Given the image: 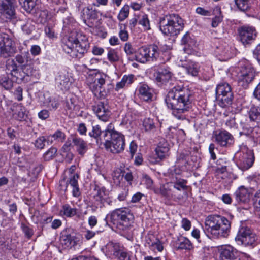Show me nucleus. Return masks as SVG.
I'll list each match as a JSON object with an SVG mask.
<instances>
[{
	"instance_id": "1",
	"label": "nucleus",
	"mask_w": 260,
	"mask_h": 260,
	"mask_svg": "<svg viewBox=\"0 0 260 260\" xmlns=\"http://www.w3.org/2000/svg\"><path fill=\"white\" fill-rule=\"evenodd\" d=\"M192 93L182 86L175 85L169 90L165 98L167 107L173 110L172 114L178 119H184L183 114L192 107Z\"/></svg>"
},
{
	"instance_id": "2",
	"label": "nucleus",
	"mask_w": 260,
	"mask_h": 260,
	"mask_svg": "<svg viewBox=\"0 0 260 260\" xmlns=\"http://www.w3.org/2000/svg\"><path fill=\"white\" fill-rule=\"evenodd\" d=\"M204 230L213 238H226L230 232L231 222L224 216L210 215L205 220Z\"/></svg>"
},
{
	"instance_id": "3",
	"label": "nucleus",
	"mask_w": 260,
	"mask_h": 260,
	"mask_svg": "<svg viewBox=\"0 0 260 260\" xmlns=\"http://www.w3.org/2000/svg\"><path fill=\"white\" fill-rule=\"evenodd\" d=\"M135 57L143 63L156 61L162 62L170 59L167 47L158 46L154 44L140 47Z\"/></svg>"
},
{
	"instance_id": "4",
	"label": "nucleus",
	"mask_w": 260,
	"mask_h": 260,
	"mask_svg": "<svg viewBox=\"0 0 260 260\" xmlns=\"http://www.w3.org/2000/svg\"><path fill=\"white\" fill-rule=\"evenodd\" d=\"M63 51L72 58H81L87 52L89 43L87 37L77 35V38L69 37L62 45Z\"/></svg>"
},
{
	"instance_id": "5",
	"label": "nucleus",
	"mask_w": 260,
	"mask_h": 260,
	"mask_svg": "<svg viewBox=\"0 0 260 260\" xmlns=\"http://www.w3.org/2000/svg\"><path fill=\"white\" fill-rule=\"evenodd\" d=\"M184 26L183 20L178 14H168L159 18V29L166 36H177L183 30Z\"/></svg>"
},
{
	"instance_id": "6",
	"label": "nucleus",
	"mask_w": 260,
	"mask_h": 260,
	"mask_svg": "<svg viewBox=\"0 0 260 260\" xmlns=\"http://www.w3.org/2000/svg\"><path fill=\"white\" fill-rule=\"evenodd\" d=\"M106 150L112 153L122 152L125 147L124 136L115 129H107L103 132Z\"/></svg>"
},
{
	"instance_id": "7",
	"label": "nucleus",
	"mask_w": 260,
	"mask_h": 260,
	"mask_svg": "<svg viewBox=\"0 0 260 260\" xmlns=\"http://www.w3.org/2000/svg\"><path fill=\"white\" fill-rule=\"evenodd\" d=\"M109 216L111 222L123 231L128 230L133 223V215L125 208L116 209L111 212Z\"/></svg>"
},
{
	"instance_id": "8",
	"label": "nucleus",
	"mask_w": 260,
	"mask_h": 260,
	"mask_svg": "<svg viewBox=\"0 0 260 260\" xmlns=\"http://www.w3.org/2000/svg\"><path fill=\"white\" fill-rule=\"evenodd\" d=\"M236 79L239 86L247 88L255 77V71L252 67L247 63H240L235 68Z\"/></svg>"
},
{
	"instance_id": "9",
	"label": "nucleus",
	"mask_w": 260,
	"mask_h": 260,
	"mask_svg": "<svg viewBox=\"0 0 260 260\" xmlns=\"http://www.w3.org/2000/svg\"><path fill=\"white\" fill-rule=\"evenodd\" d=\"M257 236L249 228L241 226L235 240L237 243L250 248H253L257 245Z\"/></svg>"
},
{
	"instance_id": "10",
	"label": "nucleus",
	"mask_w": 260,
	"mask_h": 260,
	"mask_svg": "<svg viewBox=\"0 0 260 260\" xmlns=\"http://www.w3.org/2000/svg\"><path fill=\"white\" fill-rule=\"evenodd\" d=\"M216 98L218 104L221 107L231 105L233 100V93L230 85L227 83H221L217 85Z\"/></svg>"
},
{
	"instance_id": "11",
	"label": "nucleus",
	"mask_w": 260,
	"mask_h": 260,
	"mask_svg": "<svg viewBox=\"0 0 260 260\" xmlns=\"http://www.w3.org/2000/svg\"><path fill=\"white\" fill-rule=\"evenodd\" d=\"M92 205L96 208H102L105 206V204L111 205L113 201L108 197V191L104 187L95 186L93 191L92 193Z\"/></svg>"
},
{
	"instance_id": "12",
	"label": "nucleus",
	"mask_w": 260,
	"mask_h": 260,
	"mask_svg": "<svg viewBox=\"0 0 260 260\" xmlns=\"http://www.w3.org/2000/svg\"><path fill=\"white\" fill-rule=\"evenodd\" d=\"M14 42L9 36L5 33L0 34V57L6 58L13 56L16 53Z\"/></svg>"
},
{
	"instance_id": "13",
	"label": "nucleus",
	"mask_w": 260,
	"mask_h": 260,
	"mask_svg": "<svg viewBox=\"0 0 260 260\" xmlns=\"http://www.w3.org/2000/svg\"><path fill=\"white\" fill-rule=\"evenodd\" d=\"M108 77L105 74L96 73L94 76V81L90 85V88L95 96L100 99H104L107 94L104 86L105 85Z\"/></svg>"
},
{
	"instance_id": "14",
	"label": "nucleus",
	"mask_w": 260,
	"mask_h": 260,
	"mask_svg": "<svg viewBox=\"0 0 260 260\" xmlns=\"http://www.w3.org/2000/svg\"><path fill=\"white\" fill-rule=\"evenodd\" d=\"M16 0H0V18L6 22L16 19Z\"/></svg>"
},
{
	"instance_id": "15",
	"label": "nucleus",
	"mask_w": 260,
	"mask_h": 260,
	"mask_svg": "<svg viewBox=\"0 0 260 260\" xmlns=\"http://www.w3.org/2000/svg\"><path fill=\"white\" fill-rule=\"evenodd\" d=\"M213 137L215 142L222 147H229L234 143L233 136L225 129H218L214 132Z\"/></svg>"
},
{
	"instance_id": "16",
	"label": "nucleus",
	"mask_w": 260,
	"mask_h": 260,
	"mask_svg": "<svg viewBox=\"0 0 260 260\" xmlns=\"http://www.w3.org/2000/svg\"><path fill=\"white\" fill-rule=\"evenodd\" d=\"M218 260H240L238 250L230 245L218 247Z\"/></svg>"
},
{
	"instance_id": "17",
	"label": "nucleus",
	"mask_w": 260,
	"mask_h": 260,
	"mask_svg": "<svg viewBox=\"0 0 260 260\" xmlns=\"http://www.w3.org/2000/svg\"><path fill=\"white\" fill-rule=\"evenodd\" d=\"M14 59L27 76L32 75L33 68L31 65L33 59L28 51L17 54Z\"/></svg>"
},
{
	"instance_id": "18",
	"label": "nucleus",
	"mask_w": 260,
	"mask_h": 260,
	"mask_svg": "<svg viewBox=\"0 0 260 260\" xmlns=\"http://www.w3.org/2000/svg\"><path fill=\"white\" fill-rule=\"evenodd\" d=\"M169 150V145L164 140L160 142L155 148V153L149 156L148 160L151 164L159 163L168 156Z\"/></svg>"
},
{
	"instance_id": "19",
	"label": "nucleus",
	"mask_w": 260,
	"mask_h": 260,
	"mask_svg": "<svg viewBox=\"0 0 260 260\" xmlns=\"http://www.w3.org/2000/svg\"><path fill=\"white\" fill-rule=\"evenodd\" d=\"M240 40L245 46L249 45L255 39L257 32L253 26H243L239 29Z\"/></svg>"
},
{
	"instance_id": "20",
	"label": "nucleus",
	"mask_w": 260,
	"mask_h": 260,
	"mask_svg": "<svg viewBox=\"0 0 260 260\" xmlns=\"http://www.w3.org/2000/svg\"><path fill=\"white\" fill-rule=\"evenodd\" d=\"M78 238L73 229H68L61 233L60 242L65 248H71L77 245Z\"/></svg>"
},
{
	"instance_id": "21",
	"label": "nucleus",
	"mask_w": 260,
	"mask_h": 260,
	"mask_svg": "<svg viewBox=\"0 0 260 260\" xmlns=\"http://www.w3.org/2000/svg\"><path fill=\"white\" fill-rule=\"evenodd\" d=\"M254 161V156L253 152L250 150H247L239 160V168L242 171L247 170L252 167Z\"/></svg>"
},
{
	"instance_id": "22",
	"label": "nucleus",
	"mask_w": 260,
	"mask_h": 260,
	"mask_svg": "<svg viewBox=\"0 0 260 260\" xmlns=\"http://www.w3.org/2000/svg\"><path fill=\"white\" fill-rule=\"evenodd\" d=\"M173 76V73L169 67L159 69L154 74L156 81L160 84H166L169 82Z\"/></svg>"
},
{
	"instance_id": "23",
	"label": "nucleus",
	"mask_w": 260,
	"mask_h": 260,
	"mask_svg": "<svg viewBox=\"0 0 260 260\" xmlns=\"http://www.w3.org/2000/svg\"><path fill=\"white\" fill-rule=\"evenodd\" d=\"M79 178V175L78 174H72L69 180L66 182L64 179L60 181V186L62 185L63 183L66 184L64 190H66L67 187L70 184L72 187V194L75 197H78L80 196L81 192L79 188L78 183V179Z\"/></svg>"
},
{
	"instance_id": "24",
	"label": "nucleus",
	"mask_w": 260,
	"mask_h": 260,
	"mask_svg": "<svg viewBox=\"0 0 260 260\" xmlns=\"http://www.w3.org/2000/svg\"><path fill=\"white\" fill-rule=\"evenodd\" d=\"M93 110L100 119L103 121L108 120L111 112L108 109V106L103 102H100L93 106Z\"/></svg>"
},
{
	"instance_id": "25",
	"label": "nucleus",
	"mask_w": 260,
	"mask_h": 260,
	"mask_svg": "<svg viewBox=\"0 0 260 260\" xmlns=\"http://www.w3.org/2000/svg\"><path fill=\"white\" fill-rule=\"evenodd\" d=\"M235 199L239 204H245L250 201V193L244 186H240L235 192Z\"/></svg>"
},
{
	"instance_id": "26",
	"label": "nucleus",
	"mask_w": 260,
	"mask_h": 260,
	"mask_svg": "<svg viewBox=\"0 0 260 260\" xmlns=\"http://www.w3.org/2000/svg\"><path fill=\"white\" fill-rule=\"evenodd\" d=\"M56 84L61 90L69 89L70 84V78L66 71H60L55 78Z\"/></svg>"
},
{
	"instance_id": "27",
	"label": "nucleus",
	"mask_w": 260,
	"mask_h": 260,
	"mask_svg": "<svg viewBox=\"0 0 260 260\" xmlns=\"http://www.w3.org/2000/svg\"><path fill=\"white\" fill-rule=\"evenodd\" d=\"M153 92V90L145 84L141 85L139 87L140 98L146 102L152 100Z\"/></svg>"
},
{
	"instance_id": "28",
	"label": "nucleus",
	"mask_w": 260,
	"mask_h": 260,
	"mask_svg": "<svg viewBox=\"0 0 260 260\" xmlns=\"http://www.w3.org/2000/svg\"><path fill=\"white\" fill-rule=\"evenodd\" d=\"M72 142L78 153L83 156L88 150V144L86 142L79 137H73Z\"/></svg>"
},
{
	"instance_id": "29",
	"label": "nucleus",
	"mask_w": 260,
	"mask_h": 260,
	"mask_svg": "<svg viewBox=\"0 0 260 260\" xmlns=\"http://www.w3.org/2000/svg\"><path fill=\"white\" fill-rule=\"evenodd\" d=\"M123 248L119 243L110 242L106 246V252L107 254L115 257Z\"/></svg>"
},
{
	"instance_id": "30",
	"label": "nucleus",
	"mask_w": 260,
	"mask_h": 260,
	"mask_svg": "<svg viewBox=\"0 0 260 260\" xmlns=\"http://www.w3.org/2000/svg\"><path fill=\"white\" fill-rule=\"evenodd\" d=\"M134 80L135 76L134 75L130 74L128 75H124L122 78L121 81L117 83L115 87V90L118 91L124 87L128 86L134 82Z\"/></svg>"
},
{
	"instance_id": "31",
	"label": "nucleus",
	"mask_w": 260,
	"mask_h": 260,
	"mask_svg": "<svg viewBox=\"0 0 260 260\" xmlns=\"http://www.w3.org/2000/svg\"><path fill=\"white\" fill-rule=\"evenodd\" d=\"M155 193L160 194L167 200H170L173 197L171 186L169 183L160 186L159 189L155 190Z\"/></svg>"
},
{
	"instance_id": "32",
	"label": "nucleus",
	"mask_w": 260,
	"mask_h": 260,
	"mask_svg": "<svg viewBox=\"0 0 260 260\" xmlns=\"http://www.w3.org/2000/svg\"><path fill=\"white\" fill-rule=\"evenodd\" d=\"M186 73L192 76H197L199 72V66L198 63L189 61L182 65Z\"/></svg>"
},
{
	"instance_id": "33",
	"label": "nucleus",
	"mask_w": 260,
	"mask_h": 260,
	"mask_svg": "<svg viewBox=\"0 0 260 260\" xmlns=\"http://www.w3.org/2000/svg\"><path fill=\"white\" fill-rule=\"evenodd\" d=\"M13 113V117L17 120L22 121L25 120L27 117L26 110L25 108L21 104L17 105L15 107V109Z\"/></svg>"
},
{
	"instance_id": "34",
	"label": "nucleus",
	"mask_w": 260,
	"mask_h": 260,
	"mask_svg": "<svg viewBox=\"0 0 260 260\" xmlns=\"http://www.w3.org/2000/svg\"><path fill=\"white\" fill-rule=\"evenodd\" d=\"M178 241L179 245L176 248L177 250L191 251L193 249V245L188 238L185 237H181L178 239Z\"/></svg>"
},
{
	"instance_id": "35",
	"label": "nucleus",
	"mask_w": 260,
	"mask_h": 260,
	"mask_svg": "<svg viewBox=\"0 0 260 260\" xmlns=\"http://www.w3.org/2000/svg\"><path fill=\"white\" fill-rule=\"evenodd\" d=\"M79 109V106L76 104L72 99L66 101L65 109L67 113H69L70 115L77 114Z\"/></svg>"
},
{
	"instance_id": "36",
	"label": "nucleus",
	"mask_w": 260,
	"mask_h": 260,
	"mask_svg": "<svg viewBox=\"0 0 260 260\" xmlns=\"http://www.w3.org/2000/svg\"><path fill=\"white\" fill-rule=\"evenodd\" d=\"M82 16L84 19L95 20L98 17V11L93 10L92 8L87 7L83 9L82 12Z\"/></svg>"
},
{
	"instance_id": "37",
	"label": "nucleus",
	"mask_w": 260,
	"mask_h": 260,
	"mask_svg": "<svg viewBox=\"0 0 260 260\" xmlns=\"http://www.w3.org/2000/svg\"><path fill=\"white\" fill-rule=\"evenodd\" d=\"M37 0H19L21 7L28 13H32L36 6Z\"/></svg>"
},
{
	"instance_id": "38",
	"label": "nucleus",
	"mask_w": 260,
	"mask_h": 260,
	"mask_svg": "<svg viewBox=\"0 0 260 260\" xmlns=\"http://www.w3.org/2000/svg\"><path fill=\"white\" fill-rule=\"evenodd\" d=\"M21 29L26 35L31 34L35 30V22L30 19H27L21 24Z\"/></svg>"
},
{
	"instance_id": "39",
	"label": "nucleus",
	"mask_w": 260,
	"mask_h": 260,
	"mask_svg": "<svg viewBox=\"0 0 260 260\" xmlns=\"http://www.w3.org/2000/svg\"><path fill=\"white\" fill-rule=\"evenodd\" d=\"M0 86L6 90H10L13 86V82L7 74L0 75Z\"/></svg>"
},
{
	"instance_id": "40",
	"label": "nucleus",
	"mask_w": 260,
	"mask_h": 260,
	"mask_svg": "<svg viewBox=\"0 0 260 260\" xmlns=\"http://www.w3.org/2000/svg\"><path fill=\"white\" fill-rule=\"evenodd\" d=\"M215 52L217 54L225 57L229 58L231 56L230 47L226 44L217 47Z\"/></svg>"
},
{
	"instance_id": "41",
	"label": "nucleus",
	"mask_w": 260,
	"mask_h": 260,
	"mask_svg": "<svg viewBox=\"0 0 260 260\" xmlns=\"http://www.w3.org/2000/svg\"><path fill=\"white\" fill-rule=\"evenodd\" d=\"M60 213L67 217H72L77 214V209L72 208L68 204H65L63 205Z\"/></svg>"
},
{
	"instance_id": "42",
	"label": "nucleus",
	"mask_w": 260,
	"mask_h": 260,
	"mask_svg": "<svg viewBox=\"0 0 260 260\" xmlns=\"http://www.w3.org/2000/svg\"><path fill=\"white\" fill-rule=\"evenodd\" d=\"M143 127L146 132H153L156 126L154 119L150 118H145L143 121Z\"/></svg>"
},
{
	"instance_id": "43",
	"label": "nucleus",
	"mask_w": 260,
	"mask_h": 260,
	"mask_svg": "<svg viewBox=\"0 0 260 260\" xmlns=\"http://www.w3.org/2000/svg\"><path fill=\"white\" fill-rule=\"evenodd\" d=\"M11 76L14 81L18 84H20L22 82H26L27 79H25V76L29 77V76H27L23 70L21 72L18 70L16 72H14V74L12 73Z\"/></svg>"
},
{
	"instance_id": "44",
	"label": "nucleus",
	"mask_w": 260,
	"mask_h": 260,
	"mask_svg": "<svg viewBox=\"0 0 260 260\" xmlns=\"http://www.w3.org/2000/svg\"><path fill=\"white\" fill-rule=\"evenodd\" d=\"M236 5L241 11H246L249 10L253 0H235Z\"/></svg>"
},
{
	"instance_id": "45",
	"label": "nucleus",
	"mask_w": 260,
	"mask_h": 260,
	"mask_svg": "<svg viewBox=\"0 0 260 260\" xmlns=\"http://www.w3.org/2000/svg\"><path fill=\"white\" fill-rule=\"evenodd\" d=\"M249 115L250 120L260 122V107H252L249 110Z\"/></svg>"
},
{
	"instance_id": "46",
	"label": "nucleus",
	"mask_w": 260,
	"mask_h": 260,
	"mask_svg": "<svg viewBox=\"0 0 260 260\" xmlns=\"http://www.w3.org/2000/svg\"><path fill=\"white\" fill-rule=\"evenodd\" d=\"M214 14H216V16L212 19V26L216 27L222 21L223 17L221 16V12L219 7H216L214 9Z\"/></svg>"
},
{
	"instance_id": "47",
	"label": "nucleus",
	"mask_w": 260,
	"mask_h": 260,
	"mask_svg": "<svg viewBox=\"0 0 260 260\" xmlns=\"http://www.w3.org/2000/svg\"><path fill=\"white\" fill-rule=\"evenodd\" d=\"M104 131L103 132L102 131L100 125H93L92 131L89 132V135L90 137L94 138L96 140V142L98 143L99 140H101L100 136L102 133H103Z\"/></svg>"
},
{
	"instance_id": "48",
	"label": "nucleus",
	"mask_w": 260,
	"mask_h": 260,
	"mask_svg": "<svg viewBox=\"0 0 260 260\" xmlns=\"http://www.w3.org/2000/svg\"><path fill=\"white\" fill-rule=\"evenodd\" d=\"M60 105V101L56 98H50L46 102V106L50 111H55Z\"/></svg>"
},
{
	"instance_id": "49",
	"label": "nucleus",
	"mask_w": 260,
	"mask_h": 260,
	"mask_svg": "<svg viewBox=\"0 0 260 260\" xmlns=\"http://www.w3.org/2000/svg\"><path fill=\"white\" fill-rule=\"evenodd\" d=\"M57 152V149L52 147L44 153L43 158L45 161H49L53 159L56 156Z\"/></svg>"
},
{
	"instance_id": "50",
	"label": "nucleus",
	"mask_w": 260,
	"mask_h": 260,
	"mask_svg": "<svg viewBox=\"0 0 260 260\" xmlns=\"http://www.w3.org/2000/svg\"><path fill=\"white\" fill-rule=\"evenodd\" d=\"M108 60L111 63L117 62L119 60V56L118 52L114 49H110L107 54Z\"/></svg>"
},
{
	"instance_id": "51",
	"label": "nucleus",
	"mask_w": 260,
	"mask_h": 260,
	"mask_svg": "<svg viewBox=\"0 0 260 260\" xmlns=\"http://www.w3.org/2000/svg\"><path fill=\"white\" fill-rule=\"evenodd\" d=\"M181 44L185 46L183 48L184 51H185L186 47L190 48L194 45V42L188 32L183 36L181 39Z\"/></svg>"
},
{
	"instance_id": "52",
	"label": "nucleus",
	"mask_w": 260,
	"mask_h": 260,
	"mask_svg": "<svg viewBox=\"0 0 260 260\" xmlns=\"http://www.w3.org/2000/svg\"><path fill=\"white\" fill-rule=\"evenodd\" d=\"M21 229L24 234L25 237L27 239H30L34 235V231L31 227L27 225L24 223H21Z\"/></svg>"
},
{
	"instance_id": "53",
	"label": "nucleus",
	"mask_w": 260,
	"mask_h": 260,
	"mask_svg": "<svg viewBox=\"0 0 260 260\" xmlns=\"http://www.w3.org/2000/svg\"><path fill=\"white\" fill-rule=\"evenodd\" d=\"M129 7L128 5H124L121 9L118 15V19L120 21L125 20L129 15Z\"/></svg>"
},
{
	"instance_id": "54",
	"label": "nucleus",
	"mask_w": 260,
	"mask_h": 260,
	"mask_svg": "<svg viewBox=\"0 0 260 260\" xmlns=\"http://www.w3.org/2000/svg\"><path fill=\"white\" fill-rule=\"evenodd\" d=\"M18 67L19 66L17 65V63L13 59L11 60H9L6 64V68L10 72V74L11 75H12V73L14 74V72H16L18 70Z\"/></svg>"
},
{
	"instance_id": "55",
	"label": "nucleus",
	"mask_w": 260,
	"mask_h": 260,
	"mask_svg": "<svg viewBox=\"0 0 260 260\" xmlns=\"http://www.w3.org/2000/svg\"><path fill=\"white\" fill-rule=\"evenodd\" d=\"M186 183V180L180 179L174 182L173 185L171 186L178 190H186L187 189Z\"/></svg>"
},
{
	"instance_id": "56",
	"label": "nucleus",
	"mask_w": 260,
	"mask_h": 260,
	"mask_svg": "<svg viewBox=\"0 0 260 260\" xmlns=\"http://www.w3.org/2000/svg\"><path fill=\"white\" fill-rule=\"evenodd\" d=\"M159 241L160 240L153 235L148 236L146 239V243L148 246L151 249H154V246L156 245V243H158Z\"/></svg>"
},
{
	"instance_id": "57",
	"label": "nucleus",
	"mask_w": 260,
	"mask_h": 260,
	"mask_svg": "<svg viewBox=\"0 0 260 260\" xmlns=\"http://www.w3.org/2000/svg\"><path fill=\"white\" fill-rule=\"evenodd\" d=\"M115 257L118 260H131L129 254L124 247Z\"/></svg>"
},
{
	"instance_id": "58",
	"label": "nucleus",
	"mask_w": 260,
	"mask_h": 260,
	"mask_svg": "<svg viewBox=\"0 0 260 260\" xmlns=\"http://www.w3.org/2000/svg\"><path fill=\"white\" fill-rule=\"evenodd\" d=\"M225 124L230 129L237 128L238 127V124L236 121L235 116L230 117L229 119L226 120Z\"/></svg>"
},
{
	"instance_id": "59",
	"label": "nucleus",
	"mask_w": 260,
	"mask_h": 260,
	"mask_svg": "<svg viewBox=\"0 0 260 260\" xmlns=\"http://www.w3.org/2000/svg\"><path fill=\"white\" fill-rule=\"evenodd\" d=\"M45 142L46 138L44 136H41L36 140L34 144L37 148L42 149L45 147Z\"/></svg>"
},
{
	"instance_id": "60",
	"label": "nucleus",
	"mask_w": 260,
	"mask_h": 260,
	"mask_svg": "<svg viewBox=\"0 0 260 260\" xmlns=\"http://www.w3.org/2000/svg\"><path fill=\"white\" fill-rule=\"evenodd\" d=\"M139 24L142 25L145 30H148L150 28L149 21L146 15H144L142 16L139 21Z\"/></svg>"
},
{
	"instance_id": "61",
	"label": "nucleus",
	"mask_w": 260,
	"mask_h": 260,
	"mask_svg": "<svg viewBox=\"0 0 260 260\" xmlns=\"http://www.w3.org/2000/svg\"><path fill=\"white\" fill-rule=\"evenodd\" d=\"M52 137H54V140L62 142L65 139L66 135L61 131L57 130L52 135Z\"/></svg>"
},
{
	"instance_id": "62",
	"label": "nucleus",
	"mask_w": 260,
	"mask_h": 260,
	"mask_svg": "<svg viewBox=\"0 0 260 260\" xmlns=\"http://www.w3.org/2000/svg\"><path fill=\"white\" fill-rule=\"evenodd\" d=\"M250 134H251V136L253 137V139L257 140V141L260 138V127H255L253 128H250L248 129Z\"/></svg>"
},
{
	"instance_id": "63",
	"label": "nucleus",
	"mask_w": 260,
	"mask_h": 260,
	"mask_svg": "<svg viewBox=\"0 0 260 260\" xmlns=\"http://www.w3.org/2000/svg\"><path fill=\"white\" fill-rule=\"evenodd\" d=\"M124 50L127 55H133L135 52L136 50L129 43H126L124 45Z\"/></svg>"
},
{
	"instance_id": "64",
	"label": "nucleus",
	"mask_w": 260,
	"mask_h": 260,
	"mask_svg": "<svg viewBox=\"0 0 260 260\" xmlns=\"http://www.w3.org/2000/svg\"><path fill=\"white\" fill-rule=\"evenodd\" d=\"M253 200L255 208L257 211H260V189L255 193Z\"/></svg>"
}]
</instances>
